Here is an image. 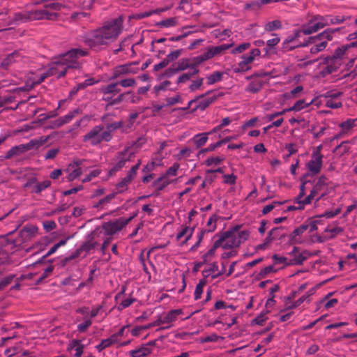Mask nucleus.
Wrapping results in <instances>:
<instances>
[{"label": "nucleus", "instance_id": "f257e3e1", "mask_svg": "<svg viewBox=\"0 0 357 357\" xmlns=\"http://www.w3.org/2000/svg\"><path fill=\"white\" fill-rule=\"evenodd\" d=\"M123 24L122 16L108 20L102 26L86 33L83 42L92 50L101 51L117 39L123 31Z\"/></svg>", "mask_w": 357, "mask_h": 357}, {"label": "nucleus", "instance_id": "f03ea898", "mask_svg": "<svg viewBox=\"0 0 357 357\" xmlns=\"http://www.w3.org/2000/svg\"><path fill=\"white\" fill-rule=\"evenodd\" d=\"M87 50L74 48L68 52L59 55L55 60L49 64L47 71L51 76L60 78L64 76L69 68H78L80 63L78 61L79 57L87 56Z\"/></svg>", "mask_w": 357, "mask_h": 357}, {"label": "nucleus", "instance_id": "7ed1b4c3", "mask_svg": "<svg viewBox=\"0 0 357 357\" xmlns=\"http://www.w3.org/2000/svg\"><path fill=\"white\" fill-rule=\"evenodd\" d=\"M63 7V5L59 2H47L44 5L43 9L15 13L13 20L17 22H26L39 20H54L57 17L55 11L60 10Z\"/></svg>", "mask_w": 357, "mask_h": 357}, {"label": "nucleus", "instance_id": "20e7f679", "mask_svg": "<svg viewBox=\"0 0 357 357\" xmlns=\"http://www.w3.org/2000/svg\"><path fill=\"white\" fill-rule=\"evenodd\" d=\"M351 18L344 15H314L306 24L310 29H305V33H315L325 26L340 24Z\"/></svg>", "mask_w": 357, "mask_h": 357}, {"label": "nucleus", "instance_id": "39448f33", "mask_svg": "<svg viewBox=\"0 0 357 357\" xmlns=\"http://www.w3.org/2000/svg\"><path fill=\"white\" fill-rule=\"evenodd\" d=\"M215 237H218V241H220L221 248L223 249H229L238 247L248 237L247 231H239L237 229L230 231H226L221 234H217Z\"/></svg>", "mask_w": 357, "mask_h": 357}, {"label": "nucleus", "instance_id": "423d86ee", "mask_svg": "<svg viewBox=\"0 0 357 357\" xmlns=\"http://www.w3.org/2000/svg\"><path fill=\"white\" fill-rule=\"evenodd\" d=\"M342 28L327 29L323 32L315 36L309 37L305 43L312 44L310 47V52L312 54H316L323 51L328 45V41H331L333 38V34L342 30Z\"/></svg>", "mask_w": 357, "mask_h": 357}, {"label": "nucleus", "instance_id": "0eeeda50", "mask_svg": "<svg viewBox=\"0 0 357 357\" xmlns=\"http://www.w3.org/2000/svg\"><path fill=\"white\" fill-rule=\"evenodd\" d=\"M112 138L113 135L107 132L103 125H97L83 136V142L92 146H96L102 142H110Z\"/></svg>", "mask_w": 357, "mask_h": 357}, {"label": "nucleus", "instance_id": "6e6552de", "mask_svg": "<svg viewBox=\"0 0 357 357\" xmlns=\"http://www.w3.org/2000/svg\"><path fill=\"white\" fill-rule=\"evenodd\" d=\"M305 29H310L306 23L303 24L299 29L294 30L292 33L288 35L282 43V52H286L298 47L307 46V43H302L299 40L301 34H312V33H305Z\"/></svg>", "mask_w": 357, "mask_h": 357}, {"label": "nucleus", "instance_id": "1a4fd4ad", "mask_svg": "<svg viewBox=\"0 0 357 357\" xmlns=\"http://www.w3.org/2000/svg\"><path fill=\"white\" fill-rule=\"evenodd\" d=\"M135 216L134 215L129 218H120L115 220L105 222L102 225V229L104 231L105 235L112 236L121 231Z\"/></svg>", "mask_w": 357, "mask_h": 357}, {"label": "nucleus", "instance_id": "9d476101", "mask_svg": "<svg viewBox=\"0 0 357 357\" xmlns=\"http://www.w3.org/2000/svg\"><path fill=\"white\" fill-rule=\"evenodd\" d=\"M259 49H253L247 54L242 56V60L238 63V66L234 68L235 73L245 72L251 68V63L254 61L255 57L260 55Z\"/></svg>", "mask_w": 357, "mask_h": 357}, {"label": "nucleus", "instance_id": "9b49d317", "mask_svg": "<svg viewBox=\"0 0 357 357\" xmlns=\"http://www.w3.org/2000/svg\"><path fill=\"white\" fill-rule=\"evenodd\" d=\"M134 152L130 149H125L124 151L117 153L114 165L109 170L110 174H114L116 172L121 169L128 161H130L134 157Z\"/></svg>", "mask_w": 357, "mask_h": 357}, {"label": "nucleus", "instance_id": "f8f14e48", "mask_svg": "<svg viewBox=\"0 0 357 357\" xmlns=\"http://www.w3.org/2000/svg\"><path fill=\"white\" fill-rule=\"evenodd\" d=\"M232 46L233 43L208 47L202 55L197 57V59L199 62L208 60L215 56L222 54L225 51L229 50Z\"/></svg>", "mask_w": 357, "mask_h": 357}, {"label": "nucleus", "instance_id": "ddd939ff", "mask_svg": "<svg viewBox=\"0 0 357 357\" xmlns=\"http://www.w3.org/2000/svg\"><path fill=\"white\" fill-rule=\"evenodd\" d=\"M223 95L222 93L217 91H208L205 94L197 97V109L202 111L206 109L211 104L217 100L218 97Z\"/></svg>", "mask_w": 357, "mask_h": 357}, {"label": "nucleus", "instance_id": "4468645a", "mask_svg": "<svg viewBox=\"0 0 357 357\" xmlns=\"http://www.w3.org/2000/svg\"><path fill=\"white\" fill-rule=\"evenodd\" d=\"M135 64V63H129L116 67L114 69L111 79H114L124 75L137 73L138 69L134 66Z\"/></svg>", "mask_w": 357, "mask_h": 357}, {"label": "nucleus", "instance_id": "2eb2a0df", "mask_svg": "<svg viewBox=\"0 0 357 357\" xmlns=\"http://www.w3.org/2000/svg\"><path fill=\"white\" fill-rule=\"evenodd\" d=\"M325 64L326 66L323 69V73L325 75H329L337 71L342 65V61L331 56L325 59Z\"/></svg>", "mask_w": 357, "mask_h": 357}, {"label": "nucleus", "instance_id": "dca6fc26", "mask_svg": "<svg viewBox=\"0 0 357 357\" xmlns=\"http://www.w3.org/2000/svg\"><path fill=\"white\" fill-rule=\"evenodd\" d=\"M51 185V181L49 180L38 183L36 179L29 180L26 184L25 187L31 188V192L36 194H39L46 188H49Z\"/></svg>", "mask_w": 357, "mask_h": 357}, {"label": "nucleus", "instance_id": "f3484780", "mask_svg": "<svg viewBox=\"0 0 357 357\" xmlns=\"http://www.w3.org/2000/svg\"><path fill=\"white\" fill-rule=\"evenodd\" d=\"M22 57L20 51H15L3 59L0 66L2 68L7 69L13 63L21 61Z\"/></svg>", "mask_w": 357, "mask_h": 357}, {"label": "nucleus", "instance_id": "a211bd4d", "mask_svg": "<svg viewBox=\"0 0 357 357\" xmlns=\"http://www.w3.org/2000/svg\"><path fill=\"white\" fill-rule=\"evenodd\" d=\"M182 314V310L180 309L172 310L169 311L166 314L160 316L158 319L160 324H171L177 319L178 315Z\"/></svg>", "mask_w": 357, "mask_h": 357}, {"label": "nucleus", "instance_id": "6ab92c4d", "mask_svg": "<svg viewBox=\"0 0 357 357\" xmlns=\"http://www.w3.org/2000/svg\"><path fill=\"white\" fill-rule=\"evenodd\" d=\"M323 165L322 159L319 158H312V159L307 163L306 166L310 172L316 175L319 174Z\"/></svg>", "mask_w": 357, "mask_h": 357}, {"label": "nucleus", "instance_id": "aec40b11", "mask_svg": "<svg viewBox=\"0 0 357 357\" xmlns=\"http://www.w3.org/2000/svg\"><path fill=\"white\" fill-rule=\"evenodd\" d=\"M50 139V136H42L38 139H33L30 140L27 144H24L25 146L26 151L33 149H38L42 145L45 144L49 139Z\"/></svg>", "mask_w": 357, "mask_h": 357}, {"label": "nucleus", "instance_id": "412c9836", "mask_svg": "<svg viewBox=\"0 0 357 357\" xmlns=\"http://www.w3.org/2000/svg\"><path fill=\"white\" fill-rule=\"evenodd\" d=\"M84 344L79 340H72L68 347V349L75 357H80L83 353Z\"/></svg>", "mask_w": 357, "mask_h": 357}, {"label": "nucleus", "instance_id": "4be33fe9", "mask_svg": "<svg viewBox=\"0 0 357 357\" xmlns=\"http://www.w3.org/2000/svg\"><path fill=\"white\" fill-rule=\"evenodd\" d=\"M171 183V181L166 178V176H162L157 178L153 183V186L155 188V192L154 195L158 196V192L162 190L168 185Z\"/></svg>", "mask_w": 357, "mask_h": 357}, {"label": "nucleus", "instance_id": "5701e85b", "mask_svg": "<svg viewBox=\"0 0 357 357\" xmlns=\"http://www.w3.org/2000/svg\"><path fill=\"white\" fill-rule=\"evenodd\" d=\"M26 152L24 144L12 147L6 154L4 158L6 160L18 156Z\"/></svg>", "mask_w": 357, "mask_h": 357}, {"label": "nucleus", "instance_id": "b1692460", "mask_svg": "<svg viewBox=\"0 0 357 357\" xmlns=\"http://www.w3.org/2000/svg\"><path fill=\"white\" fill-rule=\"evenodd\" d=\"M100 93H105L106 95H112L114 96L116 94L121 91L117 82L109 84L105 86H103L100 90Z\"/></svg>", "mask_w": 357, "mask_h": 357}, {"label": "nucleus", "instance_id": "393cba45", "mask_svg": "<svg viewBox=\"0 0 357 357\" xmlns=\"http://www.w3.org/2000/svg\"><path fill=\"white\" fill-rule=\"evenodd\" d=\"M38 233V228L34 225H26L20 231L21 236L24 238H30Z\"/></svg>", "mask_w": 357, "mask_h": 357}, {"label": "nucleus", "instance_id": "a878e982", "mask_svg": "<svg viewBox=\"0 0 357 357\" xmlns=\"http://www.w3.org/2000/svg\"><path fill=\"white\" fill-rule=\"evenodd\" d=\"M194 231V228L188 226H185L181 229V230L177 234L176 238L181 240L182 238H185L183 243H186L192 236Z\"/></svg>", "mask_w": 357, "mask_h": 357}, {"label": "nucleus", "instance_id": "bb28decb", "mask_svg": "<svg viewBox=\"0 0 357 357\" xmlns=\"http://www.w3.org/2000/svg\"><path fill=\"white\" fill-rule=\"evenodd\" d=\"M308 229V225H302L298 227H296L291 233L290 236V241L291 243H298L296 238L297 236L303 234Z\"/></svg>", "mask_w": 357, "mask_h": 357}, {"label": "nucleus", "instance_id": "cd10ccee", "mask_svg": "<svg viewBox=\"0 0 357 357\" xmlns=\"http://www.w3.org/2000/svg\"><path fill=\"white\" fill-rule=\"evenodd\" d=\"M130 354L132 357H146L151 354V349L147 346H144L139 349L131 350Z\"/></svg>", "mask_w": 357, "mask_h": 357}, {"label": "nucleus", "instance_id": "c85d7f7f", "mask_svg": "<svg viewBox=\"0 0 357 357\" xmlns=\"http://www.w3.org/2000/svg\"><path fill=\"white\" fill-rule=\"evenodd\" d=\"M198 73L199 70L195 67H192L190 68L189 72L183 73L181 75H180V77L178 78L177 83H185Z\"/></svg>", "mask_w": 357, "mask_h": 357}, {"label": "nucleus", "instance_id": "c756f323", "mask_svg": "<svg viewBox=\"0 0 357 357\" xmlns=\"http://www.w3.org/2000/svg\"><path fill=\"white\" fill-rule=\"evenodd\" d=\"M95 234H96V231H94L91 234V238L89 241L84 242L82 245L81 248L83 251H85L86 252H90L91 250L95 249V248L98 245V243L97 242L93 241Z\"/></svg>", "mask_w": 357, "mask_h": 357}, {"label": "nucleus", "instance_id": "7c9ffc66", "mask_svg": "<svg viewBox=\"0 0 357 357\" xmlns=\"http://www.w3.org/2000/svg\"><path fill=\"white\" fill-rule=\"evenodd\" d=\"M208 135H209V133L203 132V133L197 134L193 137V142L197 148H199V147L204 146L206 143V142L208 139Z\"/></svg>", "mask_w": 357, "mask_h": 357}, {"label": "nucleus", "instance_id": "2f4dec72", "mask_svg": "<svg viewBox=\"0 0 357 357\" xmlns=\"http://www.w3.org/2000/svg\"><path fill=\"white\" fill-rule=\"evenodd\" d=\"M262 82L260 80L252 81L248 84L246 86L245 91L250 93H257L259 92L262 87Z\"/></svg>", "mask_w": 357, "mask_h": 357}, {"label": "nucleus", "instance_id": "473e14b6", "mask_svg": "<svg viewBox=\"0 0 357 357\" xmlns=\"http://www.w3.org/2000/svg\"><path fill=\"white\" fill-rule=\"evenodd\" d=\"M349 49L348 45H344L341 47H337L335 52L334 54L332 55L333 57H334L336 59H340V61H342V59L344 58V55L346 54V52Z\"/></svg>", "mask_w": 357, "mask_h": 357}, {"label": "nucleus", "instance_id": "72a5a7b5", "mask_svg": "<svg viewBox=\"0 0 357 357\" xmlns=\"http://www.w3.org/2000/svg\"><path fill=\"white\" fill-rule=\"evenodd\" d=\"M223 75H224L223 73L220 72V71L214 72L211 75L207 76V77H206L207 84L208 85H211V84H213L216 82L221 81L222 79Z\"/></svg>", "mask_w": 357, "mask_h": 357}, {"label": "nucleus", "instance_id": "f704fd0d", "mask_svg": "<svg viewBox=\"0 0 357 357\" xmlns=\"http://www.w3.org/2000/svg\"><path fill=\"white\" fill-rule=\"evenodd\" d=\"M326 177L324 176H321L319 178L317 182L314 185L313 189L312 191H313V193H315L317 195L319 194V192L324 189V188L326 185Z\"/></svg>", "mask_w": 357, "mask_h": 357}, {"label": "nucleus", "instance_id": "c9c22d12", "mask_svg": "<svg viewBox=\"0 0 357 357\" xmlns=\"http://www.w3.org/2000/svg\"><path fill=\"white\" fill-rule=\"evenodd\" d=\"M117 340V335H114L112 336H111L110 337L107 338V339H105V340H102V342H100V344H98L96 348L99 350V351H101L102 349L112 345V344L115 343Z\"/></svg>", "mask_w": 357, "mask_h": 357}, {"label": "nucleus", "instance_id": "e433bc0d", "mask_svg": "<svg viewBox=\"0 0 357 357\" xmlns=\"http://www.w3.org/2000/svg\"><path fill=\"white\" fill-rule=\"evenodd\" d=\"M282 28V22L280 20H273L268 22L265 25V30L267 31H273Z\"/></svg>", "mask_w": 357, "mask_h": 357}, {"label": "nucleus", "instance_id": "4c0bfd02", "mask_svg": "<svg viewBox=\"0 0 357 357\" xmlns=\"http://www.w3.org/2000/svg\"><path fill=\"white\" fill-rule=\"evenodd\" d=\"M75 164H76V166L77 167V168L74 169L72 172H70L68 174V179L69 181L75 180L78 176H79L82 173V169L80 167H79V166L82 164V160H77V162H75Z\"/></svg>", "mask_w": 357, "mask_h": 357}, {"label": "nucleus", "instance_id": "58836bf2", "mask_svg": "<svg viewBox=\"0 0 357 357\" xmlns=\"http://www.w3.org/2000/svg\"><path fill=\"white\" fill-rule=\"evenodd\" d=\"M355 119H348L347 121L341 123L340 127L342 128L343 132H347L355 126Z\"/></svg>", "mask_w": 357, "mask_h": 357}, {"label": "nucleus", "instance_id": "ea45409f", "mask_svg": "<svg viewBox=\"0 0 357 357\" xmlns=\"http://www.w3.org/2000/svg\"><path fill=\"white\" fill-rule=\"evenodd\" d=\"M123 126L122 121H116L111 123H107L105 128L107 132H109L112 135V132L119 128H121Z\"/></svg>", "mask_w": 357, "mask_h": 357}, {"label": "nucleus", "instance_id": "a19ab883", "mask_svg": "<svg viewBox=\"0 0 357 357\" xmlns=\"http://www.w3.org/2000/svg\"><path fill=\"white\" fill-rule=\"evenodd\" d=\"M273 38L271 39H269L266 41V47L265 48L266 52L270 51L271 49H273L275 45H277L280 39L278 36L277 34H273Z\"/></svg>", "mask_w": 357, "mask_h": 357}, {"label": "nucleus", "instance_id": "79ce46f5", "mask_svg": "<svg viewBox=\"0 0 357 357\" xmlns=\"http://www.w3.org/2000/svg\"><path fill=\"white\" fill-rule=\"evenodd\" d=\"M316 195H317L313 193V191L311 190L310 194L307 197H306L304 199H302V201L297 202V204H298V208L299 209H303L304 208V206L306 204H309Z\"/></svg>", "mask_w": 357, "mask_h": 357}, {"label": "nucleus", "instance_id": "37998d69", "mask_svg": "<svg viewBox=\"0 0 357 357\" xmlns=\"http://www.w3.org/2000/svg\"><path fill=\"white\" fill-rule=\"evenodd\" d=\"M15 278V274H10V275H7L6 277L3 278L0 281V291L3 290L7 286H8L12 282V281L13 280V279Z\"/></svg>", "mask_w": 357, "mask_h": 357}, {"label": "nucleus", "instance_id": "c03bdc74", "mask_svg": "<svg viewBox=\"0 0 357 357\" xmlns=\"http://www.w3.org/2000/svg\"><path fill=\"white\" fill-rule=\"evenodd\" d=\"M116 82L119 86H121L124 88L132 87L136 85V81L134 78L123 79Z\"/></svg>", "mask_w": 357, "mask_h": 357}, {"label": "nucleus", "instance_id": "a18cd8bd", "mask_svg": "<svg viewBox=\"0 0 357 357\" xmlns=\"http://www.w3.org/2000/svg\"><path fill=\"white\" fill-rule=\"evenodd\" d=\"M79 112H80V109L77 108V109H74L72 112H68L66 115L61 116L62 121H63L64 125L69 123L70 121H72V119L76 115L79 114Z\"/></svg>", "mask_w": 357, "mask_h": 357}, {"label": "nucleus", "instance_id": "49530a36", "mask_svg": "<svg viewBox=\"0 0 357 357\" xmlns=\"http://www.w3.org/2000/svg\"><path fill=\"white\" fill-rule=\"evenodd\" d=\"M60 152V148H53L47 151L44 155L45 160H53Z\"/></svg>", "mask_w": 357, "mask_h": 357}, {"label": "nucleus", "instance_id": "de8ad7c7", "mask_svg": "<svg viewBox=\"0 0 357 357\" xmlns=\"http://www.w3.org/2000/svg\"><path fill=\"white\" fill-rule=\"evenodd\" d=\"M284 229V227H275L273 229H272L269 233L271 234V236H273V239H276V238H282L283 236H284V234L282 233V230Z\"/></svg>", "mask_w": 357, "mask_h": 357}, {"label": "nucleus", "instance_id": "09e8293b", "mask_svg": "<svg viewBox=\"0 0 357 357\" xmlns=\"http://www.w3.org/2000/svg\"><path fill=\"white\" fill-rule=\"evenodd\" d=\"M308 105L309 103H306L304 100H299L288 111H299L308 106Z\"/></svg>", "mask_w": 357, "mask_h": 357}, {"label": "nucleus", "instance_id": "8fccbe9b", "mask_svg": "<svg viewBox=\"0 0 357 357\" xmlns=\"http://www.w3.org/2000/svg\"><path fill=\"white\" fill-rule=\"evenodd\" d=\"M223 160V157H211L206 160L205 163L207 166L218 165H220Z\"/></svg>", "mask_w": 357, "mask_h": 357}, {"label": "nucleus", "instance_id": "3c124183", "mask_svg": "<svg viewBox=\"0 0 357 357\" xmlns=\"http://www.w3.org/2000/svg\"><path fill=\"white\" fill-rule=\"evenodd\" d=\"M216 221H217V217L215 215L211 217L207 222V227L208 228L205 229V230H206L207 232L213 231L216 228Z\"/></svg>", "mask_w": 357, "mask_h": 357}, {"label": "nucleus", "instance_id": "603ef678", "mask_svg": "<svg viewBox=\"0 0 357 357\" xmlns=\"http://www.w3.org/2000/svg\"><path fill=\"white\" fill-rule=\"evenodd\" d=\"M205 285L204 281H200L196 286L195 290V299L199 300L203 293V287Z\"/></svg>", "mask_w": 357, "mask_h": 357}, {"label": "nucleus", "instance_id": "864d4df0", "mask_svg": "<svg viewBox=\"0 0 357 357\" xmlns=\"http://www.w3.org/2000/svg\"><path fill=\"white\" fill-rule=\"evenodd\" d=\"M132 178H130V176H126L123 178L118 184L117 188L119 189V192H121L123 191V188H126V186L131 182Z\"/></svg>", "mask_w": 357, "mask_h": 357}, {"label": "nucleus", "instance_id": "5fc2aeb1", "mask_svg": "<svg viewBox=\"0 0 357 357\" xmlns=\"http://www.w3.org/2000/svg\"><path fill=\"white\" fill-rule=\"evenodd\" d=\"M325 231L331 233V235L330 238H334L336 235L341 234L343 231V228L340 227H335L333 228L328 227L327 228H326Z\"/></svg>", "mask_w": 357, "mask_h": 357}, {"label": "nucleus", "instance_id": "6e6d98bb", "mask_svg": "<svg viewBox=\"0 0 357 357\" xmlns=\"http://www.w3.org/2000/svg\"><path fill=\"white\" fill-rule=\"evenodd\" d=\"M116 192L111 193L107 195L105 197L99 200L98 203L95 206L96 207H98L100 205L106 204L109 203L112 199H113L116 196Z\"/></svg>", "mask_w": 357, "mask_h": 357}, {"label": "nucleus", "instance_id": "4d7b16f0", "mask_svg": "<svg viewBox=\"0 0 357 357\" xmlns=\"http://www.w3.org/2000/svg\"><path fill=\"white\" fill-rule=\"evenodd\" d=\"M181 52L182 50H177L173 51L167 54V58L165 59L167 60L169 63L170 61H174L179 57V56L181 54Z\"/></svg>", "mask_w": 357, "mask_h": 357}, {"label": "nucleus", "instance_id": "13d9d810", "mask_svg": "<svg viewBox=\"0 0 357 357\" xmlns=\"http://www.w3.org/2000/svg\"><path fill=\"white\" fill-rule=\"evenodd\" d=\"M250 47V43H244L243 44L239 45L236 48L233 49L231 50L232 54H237V53H241L244 52L245 50H248Z\"/></svg>", "mask_w": 357, "mask_h": 357}, {"label": "nucleus", "instance_id": "bf43d9fd", "mask_svg": "<svg viewBox=\"0 0 357 357\" xmlns=\"http://www.w3.org/2000/svg\"><path fill=\"white\" fill-rule=\"evenodd\" d=\"M92 321L90 319H85L84 321L78 324L77 330L79 332H84L91 325Z\"/></svg>", "mask_w": 357, "mask_h": 357}, {"label": "nucleus", "instance_id": "052dcab7", "mask_svg": "<svg viewBox=\"0 0 357 357\" xmlns=\"http://www.w3.org/2000/svg\"><path fill=\"white\" fill-rule=\"evenodd\" d=\"M220 241H218V240H216L215 241L212 248L204 255V259H206L208 257L212 256L214 254L215 250L218 248H220V245H222V244H220Z\"/></svg>", "mask_w": 357, "mask_h": 357}, {"label": "nucleus", "instance_id": "680f3d73", "mask_svg": "<svg viewBox=\"0 0 357 357\" xmlns=\"http://www.w3.org/2000/svg\"><path fill=\"white\" fill-rule=\"evenodd\" d=\"M262 6V3H261V0H256L254 1H252L250 3H248L245 5V9L250 10V9H258Z\"/></svg>", "mask_w": 357, "mask_h": 357}, {"label": "nucleus", "instance_id": "e2e57ef3", "mask_svg": "<svg viewBox=\"0 0 357 357\" xmlns=\"http://www.w3.org/2000/svg\"><path fill=\"white\" fill-rule=\"evenodd\" d=\"M130 92L128 91L127 93H123L119 94L116 98H113L112 102H110V106L120 104L121 102H122L124 100L125 96L127 94H130Z\"/></svg>", "mask_w": 357, "mask_h": 357}, {"label": "nucleus", "instance_id": "0e129e2a", "mask_svg": "<svg viewBox=\"0 0 357 357\" xmlns=\"http://www.w3.org/2000/svg\"><path fill=\"white\" fill-rule=\"evenodd\" d=\"M179 168V165L178 163H174L172 167H170L166 172L164 176H166V178L167 176H175L176 174V172Z\"/></svg>", "mask_w": 357, "mask_h": 357}, {"label": "nucleus", "instance_id": "69168bd1", "mask_svg": "<svg viewBox=\"0 0 357 357\" xmlns=\"http://www.w3.org/2000/svg\"><path fill=\"white\" fill-rule=\"evenodd\" d=\"M326 106L329 108L337 109L342 107V104L340 101H336L333 99H328L326 103Z\"/></svg>", "mask_w": 357, "mask_h": 357}, {"label": "nucleus", "instance_id": "338daca9", "mask_svg": "<svg viewBox=\"0 0 357 357\" xmlns=\"http://www.w3.org/2000/svg\"><path fill=\"white\" fill-rule=\"evenodd\" d=\"M268 312V310H266V312H261L259 315H258L255 319L254 321L257 325H262L263 323L267 319V317L266 314Z\"/></svg>", "mask_w": 357, "mask_h": 357}, {"label": "nucleus", "instance_id": "774afa93", "mask_svg": "<svg viewBox=\"0 0 357 357\" xmlns=\"http://www.w3.org/2000/svg\"><path fill=\"white\" fill-rule=\"evenodd\" d=\"M306 259L307 257L304 256L303 254H298L295 255V257L291 262V264H302Z\"/></svg>", "mask_w": 357, "mask_h": 357}]
</instances>
